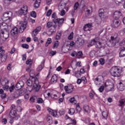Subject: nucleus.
I'll return each instance as SVG.
<instances>
[{
    "mask_svg": "<svg viewBox=\"0 0 125 125\" xmlns=\"http://www.w3.org/2000/svg\"><path fill=\"white\" fill-rule=\"evenodd\" d=\"M52 18H54L53 20L54 24H56L58 23V27H61L62 25H63V23H64V18H58L56 17V13L54 12L52 15Z\"/></svg>",
    "mask_w": 125,
    "mask_h": 125,
    "instance_id": "1",
    "label": "nucleus"
},
{
    "mask_svg": "<svg viewBox=\"0 0 125 125\" xmlns=\"http://www.w3.org/2000/svg\"><path fill=\"white\" fill-rule=\"evenodd\" d=\"M110 73L113 77H119L121 76V70L117 66L111 68L110 70Z\"/></svg>",
    "mask_w": 125,
    "mask_h": 125,
    "instance_id": "2",
    "label": "nucleus"
},
{
    "mask_svg": "<svg viewBox=\"0 0 125 125\" xmlns=\"http://www.w3.org/2000/svg\"><path fill=\"white\" fill-rule=\"evenodd\" d=\"M9 117L10 119H15L16 121H17L20 118L19 115H17V112L14 109H12L9 114Z\"/></svg>",
    "mask_w": 125,
    "mask_h": 125,
    "instance_id": "3",
    "label": "nucleus"
},
{
    "mask_svg": "<svg viewBox=\"0 0 125 125\" xmlns=\"http://www.w3.org/2000/svg\"><path fill=\"white\" fill-rule=\"evenodd\" d=\"M11 17H12V12H7L3 14L2 17V20L4 21H7L9 20V22H11Z\"/></svg>",
    "mask_w": 125,
    "mask_h": 125,
    "instance_id": "4",
    "label": "nucleus"
},
{
    "mask_svg": "<svg viewBox=\"0 0 125 125\" xmlns=\"http://www.w3.org/2000/svg\"><path fill=\"white\" fill-rule=\"evenodd\" d=\"M11 27V21H9V23H6L5 22H2L0 23V28L2 31L6 30L7 27Z\"/></svg>",
    "mask_w": 125,
    "mask_h": 125,
    "instance_id": "5",
    "label": "nucleus"
},
{
    "mask_svg": "<svg viewBox=\"0 0 125 125\" xmlns=\"http://www.w3.org/2000/svg\"><path fill=\"white\" fill-rule=\"evenodd\" d=\"M0 37L4 39V40H7L9 37V32L7 30H1V35Z\"/></svg>",
    "mask_w": 125,
    "mask_h": 125,
    "instance_id": "6",
    "label": "nucleus"
},
{
    "mask_svg": "<svg viewBox=\"0 0 125 125\" xmlns=\"http://www.w3.org/2000/svg\"><path fill=\"white\" fill-rule=\"evenodd\" d=\"M34 88L35 91L38 92L40 90V88H41V85L39 84V80H38V78L35 79L34 81Z\"/></svg>",
    "mask_w": 125,
    "mask_h": 125,
    "instance_id": "7",
    "label": "nucleus"
},
{
    "mask_svg": "<svg viewBox=\"0 0 125 125\" xmlns=\"http://www.w3.org/2000/svg\"><path fill=\"white\" fill-rule=\"evenodd\" d=\"M26 84H27L28 86L27 87V90L30 92L32 91L33 89V86H32V85H33V81L30 79L28 80L26 82Z\"/></svg>",
    "mask_w": 125,
    "mask_h": 125,
    "instance_id": "8",
    "label": "nucleus"
},
{
    "mask_svg": "<svg viewBox=\"0 0 125 125\" xmlns=\"http://www.w3.org/2000/svg\"><path fill=\"white\" fill-rule=\"evenodd\" d=\"M122 15L123 14L121 11H116L113 14V17L114 19L118 20Z\"/></svg>",
    "mask_w": 125,
    "mask_h": 125,
    "instance_id": "9",
    "label": "nucleus"
},
{
    "mask_svg": "<svg viewBox=\"0 0 125 125\" xmlns=\"http://www.w3.org/2000/svg\"><path fill=\"white\" fill-rule=\"evenodd\" d=\"M41 30H42V27L38 26V27H37L36 29H34L32 31V37H36V36H37V35L39 34V33H40Z\"/></svg>",
    "mask_w": 125,
    "mask_h": 125,
    "instance_id": "10",
    "label": "nucleus"
},
{
    "mask_svg": "<svg viewBox=\"0 0 125 125\" xmlns=\"http://www.w3.org/2000/svg\"><path fill=\"white\" fill-rule=\"evenodd\" d=\"M22 86H24V82H23V81H19L16 84L15 88L17 90H19V89H21V88H22Z\"/></svg>",
    "mask_w": 125,
    "mask_h": 125,
    "instance_id": "11",
    "label": "nucleus"
},
{
    "mask_svg": "<svg viewBox=\"0 0 125 125\" xmlns=\"http://www.w3.org/2000/svg\"><path fill=\"white\" fill-rule=\"evenodd\" d=\"M0 59H1V62H5L7 59V53L1 54L0 52Z\"/></svg>",
    "mask_w": 125,
    "mask_h": 125,
    "instance_id": "12",
    "label": "nucleus"
},
{
    "mask_svg": "<svg viewBox=\"0 0 125 125\" xmlns=\"http://www.w3.org/2000/svg\"><path fill=\"white\" fill-rule=\"evenodd\" d=\"M124 82L123 81H120V82L117 84V87L119 88L121 91L124 90L125 89Z\"/></svg>",
    "mask_w": 125,
    "mask_h": 125,
    "instance_id": "13",
    "label": "nucleus"
},
{
    "mask_svg": "<svg viewBox=\"0 0 125 125\" xmlns=\"http://www.w3.org/2000/svg\"><path fill=\"white\" fill-rule=\"evenodd\" d=\"M64 89L66 93H71L74 89V87L72 85L65 86Z\"/></svg>",
    "mask_w": 125,
    "mask_h": 125,
    "instance_id": "14",
    "label": "nucleus"
},
{
    "mask_svg": "<svg viewBox=\"0 0 125 125\" xmlns=\"http://www.w3.org/2000/svg\"><path fill=\"white\" fill-rule=\"evenodd\" d=\"M121 24V21L118 20H114L113 21L112 26L113 28H118Z\"/></svg>",
    "mask_w": 125,
    "mask_h": 125,
    "instance_id": "15",
    "label": "nucleus"
},
{
    "mask_svg": "<svg viewBox=\"0 0 125 125\" xmlns=\"http://www.w3.org/2000/svg\"><path fill=\"white\" fill-rule=\"evenodd\" d=\"M26 25H27V22L24 21V23H22L19 28V33H23L24 32V30L26 29Z\"/></svg>",
    "mask_w": 125,
    "mask_h": 125,
    "instance_id": "16",
    "label": "nucleus"
},
{
    "mask_svg": "<svg viewBox=\"0 0 125 125\" xmlns=\"http://www.w3.org/2000/svg\"><path fill=\"white\" fill-rule=\"evenodd\" d=\"M125 56V47H121L120 48V52L119 53L120 57H124Z\"/></svg>",
    "mask_w": 125,
    "mask_h": 125,
    "instance_id": "17",
    "label": "nucleus"
},
{
    "mask_svg": "<svg viewBox=\"0 0 125 125\" xmlns=\"http://www.w3.org/2000/svg\"><path fill=\"white\" fill-rule=\"evenodd\" d=\"M46 27L47 28H51V27H53L55 29H56L57 25H56V23H55V24H53V23L49 21L46 24Z\"/></svg>",
    "mask_w": 125,
    "mask_h": 125,
    "instance_id": "18",
    "label": "nucleus"
},
{
    "mask_svg": "<svg viewBox=\"0 0 125 125\" xmlns=\"http://www.w3.org/2000/svg\"><path fill=\"white\" fill-rule=\"evenodd\" d=\"M47 110L53 117H56L57 116V111L56 110H53L51 108H48Z\"/></svg>",
    "mask_w": 125,
    "mask_h": 125,
    "instance_id": "19",
    "label": "nucleus"
},
{
    "mask_svg": "<svg viewBox=\"0 0 125 125\" xmlns=\"http://www.w3.org/2000/svg\"><path fill=\"white\" fill-rule=\"evenodd\" d=\"M18 34V28L17 27H14L11 30V34L12 36H16Z\"/></svg>",
    "mask_w": 125,
    "mask_h": 125,
    "instance_id": "20",
    "label": "nucleus"
},
{
    "mask_svg": "<svg viewBox=\"0 0 125 125\" xmlns=\"http://www.w3.org/2000/svg\"><path fill=\"white\" fill-rule=\"evenodd\" d=\"M58 77L56 75H54L52 76L51 79V83H57Z\"/></svg>",
    "mask_w": 125,
    "mask_h": 125,
    "instance_id": "21",
    "label": "nucleus"
},
{
    "mask_svg": "<svg viewBox=\"0 0 125 125\" xmlns=\"http://www.w3.org/2000/svg\"><path fill=\"white\" fill-rule=\"evenodd\" d=\"M103 46V43L100 42H98L97 41V42L96 44V48H98L100 49V48H102V46Z\"/></svg>",
    "mask_w": 125,
    "mask_h": 125,
    "instance_id": "22",
    "label": "nucleus"
},
{
    "mask_svg": "<svg viewBox=\"0 0 125 125\" xmlns=\"http://www.w3.org/2000/svg\"><path fill=\"white\" fill-rule=\"evenodd\" d=\"M1 84L2 85V86L4 85H6V84H8V79L5 78L4 79H3L1 81Z\"/></svg>",
    "mask_w": 125,
    "mask_h": 125,
    "instance_id": "23",
    "label": "nucleus"
},
{
    "mask_svg": "<svg viewBox=\"0 0 125 125\" xmlns=\"http://www.w3.org/2000/svg\"><path fill=\"white\" fill-rule=\"evenodd\" d=\"M97 42V41L96 40V39H93L91 41L90 44L88 45L89 47L90 46H92V45H94L95 46H96V42Z\"/></svg>",
    "mask_w": 125,
    "mask_h": 125,
    "instance_id": "24",
    "label": "nucleus"
},
{
    "mask_svg": "<svg viewBox=\"0 0 125 125\" xmlns=\"http://www.w3.org/2000/svg\"><path fill=\"white\" fill-rule=\"evenodd\" d=\"M40 4H41V0H36L34 4L35 8L40 7Z\"/></svg>",
    "mask_w": 125,
    "mask_h": 125,
    "instance_id": "25",
    "label": "nucleus"
},
{
    "mask_svg": "<svg viewBox=\"0 0 125 125\" xmlns=\"http://www.w3.org/2000/svg\"><path fill=\"white\" fill-rule=\"evenodd\" d=\"M105 13V11H104V9H100L99 10V16L100 17H103L104 16V14Z\"/></svg>",
    "mask_w": 125,
    "mask_h": 125,
    "instance_id": "26",
    "label": "nucleus"
},
{
    "mask_svg": "<svg viewBox=\"0 0 125 125\" xmlns=\"http://www.w3.org/2000/svg\"><path fill=\"white\" fill-rule=\"evenodd\" d=\"M45 62V60H43L42 62L41 65H39L38 69L39 71H42V69H43V67H44V62Z\"/></svg>",
    "mask_w": 125,
    "mask_h": 125,
    "instance_id": "27",
    "label": "nucleus"
},
{
    "mask_svg": "<svg viewBox=\"0 0 125 125\" xmlns=\"http://www.w3.org/2000/svg\"><path fill=\"white\" fill-rule=\"evenodd\" d=\"M102 116L103 117V119L107 120V118H108V112L103 111L102 112Z\"/></svg>",
    "mask_w": 125,
    "mask_h": 125,
    "instance_id": "28",
    "label": "nucleus"
},
{
    "mask_svg": "<svg viewBox=\"0 0 125 125\" xmlns=\"http://www.w3.org/2000/svg\"><path fill=\"white\" fill-rule=\"evenodd\" d=\"M21 9L24 12V14H27L28 12V6L27 5H23Z\"/></svg>",
    "mask_w": 125,
    "mask_h": 125,
    "instance_id": "29",
    "label": "nucleus"
},
{
    "mask_svg": "<svg viewBox=\"0 0 125 125\" xmlns=\"http://www.w3.org/2000/svg\"><path fill=\"white\" fill-rule=\"evenodd\" d=\"M17 95V96H16V97H18V96H21L23 94V91H17L15 93V95Z\"/></svg>",
    "mask_w": 125,
    "mask_h": 125,
    "instance_id": "30",
    "label": "nucleus"
},
{
    "mask_svg": "<svg viewBox=\"0 0 125 125\" xmlns=\"http://www.w3.org/2000/svg\"><path fill=\"white\" fill-rule=\"evenodd\" d=\"M61 35H62V33H61V32H57V35L55 37L56 40H60V37H61Z\"/></svg>",
    "mask_w": 125,
    "mask_h": 125,
    "instance_id": "31",
    "label": "nucleus"
},
{
    "mask_svg": "<svg viewBox=\"0 0 125 125\" xmlns=\"http://www.w3.org/2000/svg\"><path fill=\"white\" fill-rule=\"evenodd\" d=\"M107 88L108 90V91H112V90H114V85H109L107 86Z\"/></svg>",
    "mask_w": 125,
    "mask_h": 125,
    "instance_id": "32",
    "label": "nucleus"
},
{
    "mask_svg": "<svg viewBox=\"0 0 125 125\" xmlns=\"http://www.w3.org/2000/svg\"><path fill=\"white\" fill-rule=\"evenodd\" d=\"M51 42H52V41H51V38H48L47 40V42L45 45V46H46V47L48 46V44H50Z\"/></svg>",
    "mask_w": 125,
    "mask_h": 125,
    "instance_id": "33",
    "label": "nucleus"
},
{
    "mask_svg": "<svg viewBox=\"0 0 125 125\" xmlns=\"http://www.w3.org/2000/svg\"><path fill=\"white\" fill-rule=\"evenodd\" d=\"M83 110L84 112H88V110H89V106L87 105H84Z\"/></svg>",
    "mask_w": 125,
    "mask_h": 125,
    "instance_id": "34",
    "label": "nucleus"
},
{
    "mask_svg": "<svg viewBox=\"0 0 125 125\" xmlns=\"http://www.w3.org/2000/svg\"><path fill=\"white\" fill-rule=\"evenodd\" d=\"M68 114H70V115H74V114H75V109L70 108L68 111Z\"/></svg>",
    "mask_w": 125,
    "mask_h": 125,
    "instance_id": "35",
    "label": "nucleus"
},
{
    "mask_svg": "<svg viewBox=\"0 0 125 125\" xmlns=\"http://www.w3.org/2000/svg\"><path fill=\"white\" fill-rule=\"evenodd\" d=\"M76 111H77V113H80V112H81V111H82V108L80 106V105H79L78 104H76Z\"/></svg>",
    "mask_w": 125,
    "mask_h": 125,
    "instance_id": "36",
    "label": "nucleus"
},
{
    "mask_svg": "<svg viewBox=\"0 0 125 125\" xmlns=\"http://www.w3.org/2000/svg\"><path fill=\"white\" fill-rule=\"evenodd\" d=\"M5 2L10 4V3H12V2H15L16 0H4Z\"/></svg>",
    "mask_w": 125,
    "mask_h": 125,
    "instance_id": "37",
    "label": "nucleus"
},
{
    "mask_svg": "<svg viewBox=\"0 0 125 125\" xmlns=\"http://www.w3.org/2000/svg\"><path fill=\"white\" fill-rule=\"evenodd\" d=\"M25 12L24 11H23L21 8L20 10H19V14L20 15H24L25 16V15H26V14H25L24 13Z\"/></svg>",
    "mask_w": 125,
    "mask_h": 125,
    "instance_id": "38",
    "label": "nucleus"
},
{
    "mask_svg": "<svg viewBox=\"0 0 125 125\" xmlns=\"http://www.w3.org/2000/svg\"><path fill=\"white\" fill-rule=\"evenodd\" d=\"M32 63H33V62L32 61V60L31 59H28L26 61V64L27 65H29L30 67V66H32Z\"/></svg>",
    "mask_w": 125,
    "mask_h": 125,
    "instance_id": "39",
    "label": "nucleus"
},
{
    "mask_svg": "<svg viewBox=\"0 0 125 125\" xmlns=\"http://www.w3.org/2000/svg\"><path fill=\"white\" fill-rule=\"evenodd\" d=\"M30 15L32 17L36 18L37 17V13L35 11H32L31 12Z\"/></svg>",
    "mask_w": 125,
    "mask_h": 125,
    "instance_id": "40",
    "label": "nucleus"
},
{
    "mask_svg": "<svg viewBox=\"0 0 125 125\" xmlns=\"http://www.w3.org/2000/svg\"><path fill=\"white\" fill-rule=\"evenodd\" d=\"M99 62L101 65H104L105 64V60L103 58H101L99 60Z\"/></svg>",
    "mask_w": 125,
    "mask_h": 125,
    "instance_id": "41",
    "label": "nucleus"
},
{
    "mask_svg": "<svg viewBox=\"0 0 125 125\" xmlns=\"http://www.w3.org/2000/svg\"><path fill=\"white\" fill-rule=\"evenodd\" d=\"M125 99H121L119 101V106H123L125 104Z\"/></svg>",
    "mask_w": 125,
    "mask_h": 125,
    "instance_id": "42",
    "label": "nucleus"
},
{
    "mask_svg": "<svg viewBox=\"0 0 125 125\" xmlns=\"http://www.w3.org/2000/svg\"><path fill=\"white\" fill-rule=\"evenodd\" d=\"M73 37H74V32H71L70 34L69 35L68 37V39L69 40V41H71Z\"/></svg>",
    "mask_w": 125,
    "mask_h": 125,
    "instance_id": "43",
    "label": "nucleus"
},
{
    "mask_svg": "<svg viewBox=\"0 0 125 125\" xmlns=\"http://www.w3.org/2000/svg\"><path fill=\"white\" fill-rule=\"evenodd\" d=\"M52 13V10L50 9L49 10L46 15V16H47L48 17H49V16H50V15H51V14Z\"/></svg>",
    "mask_w": 125,
    "mask_h": 125,
    "instance_id": "44",
    "label": "nucleus"
},
{
    "mask_svg": "<svg viewBox=\"0 0 125 125\" xmlns=\"http://www.w3.org/2000/svg\"><path fill=\"white\" fill-rule=\"evenodd\" d=\"M58 45H59V42L57 41L55 42V43L53 46V48L54 49L55 47H57Z\"/></svg>",
    "mask_w": 125,
    "mask_h": 125,
    "instance_id": "45",
    "label": "nucleus"
},
{
    "mask_svg": "<svg viewBox=\"0 0 125 125\" xmlns=\"http://www.w3.org/2000/svg\"><path fill=\"white\" fill-rule=\"evenodd\" d=\"M79 8V2H76L75 3L74 6V10H77Z\"/></svg>",
    "mask_w": 125,
    "mask_h": 125,
    "instance_id": "46",
    "label": "nucleus"
},
{
    "mask_svg": "<svg viewBox=\"0 0 125 125\" xmlns=\"http://www.w3.org/2000/svg\"><path fill=\"white\" fill-rule=\"evenodd\" d=\"M56 53H57V52H56V51H51L50 52V56H54V55H55V54H56Z\"/></svg>",
    "mask_w": 125,
    "mask_h": 125,
    "instance_id": "47",
    "label": "nucleus"
},
{
    "mask_svg": "<svg viewBox=\"0 0 125 125\" xmlns=\"http://www.w3.org/2000/svg\"><path fill=\"white\" fill-rule=\"evenodd\" d=\"M21 47H23V48H26V49H28V48H29V45L27 44H21Z\"/></svg>",
    "mask_w": 125,
    "mask_h": 125,
    "instance_id": "48",
    "label": "nucleus"
},
{
    "mask_svg": "<svg viewBox=\"0 0 125 125\" xmlns=\"http://www.w3.org/2000/svg\"><path fill=\"white\" fill-rule=\"evenodd\" d=\"M81 80H82V82H83V83L84 84L86 83H87V82L86 81V78H85V77H82L81 78Z\"/></svg>",
    "mask_w": 125,
    "mask_h": 125,
    "instance_id": "49",
    "label": "nucleus"
},
{
    "mask_svg": "<svg viewBox=\"0 0 125 125\" xmlns=\"http://www.w3.org/2000/svg\"><path fill=\"white\" fill-rule=\"evenodd\" d=\"M84 43V41L81 40L79 42V46H83Z\"/></svg>",
    "mask_w": 125,
    "mask_h": 125,
    "instance_id": "50",
    "label": "nucleus"
},
{
    "mask_svg": "<svg viewBox=\"0 0 125 125\" xmlns=\"http://www.w3.org/2000/svg\"><path fill=\"white\" fill-rule=\"evenodd\" d=\"M37 103H43V100L42 98H39L37 99Z\"/></svg>",
    "mask_w": 125,
    "mask_h": 125,
    "instance_id": "51",
    "label": "nucleus"
},
{
    "mask_svg": "<svg viewBox=\"0 0 125 125\" xmlns=\"http://www.w3.org/2000/svg\"><path fill=\"white\" fill-rule=\"evenodd\" d=\"M2 88L4 89V90H6V91H8V89L9 88V86L5 85L3 86Z\"/></svg>",
    "mask_w": 125,
    "mask_h": 125,
    "instance_id": "52",
    "label": "nucleus"
},
{
    "mask_svg": "<svg viewBox=\"0 0 125 125\" xmlns=\"http://www.w3.org/2000/svg\"><path fill=\"white\" fill-rule=\"evenodd\" d=\"M69 102L71 103H75V104H76V100H75V98L74 97L73 98H71L69 99Z\"/></svg>",
    "mask_w": 125,
    "mask_h": 125,
    "instance_id": "53",
    "label": "nucleus"
},
{
    "mask_svg": "<svg viewBox=\"0 0 125 125\" xmlns=\"http://www.w3.org/2000/svg\"><path fill=\"white\" fill-rule=\"evenodd\" d=\"M60 116H62V115H64L65 114V110L62 109L59 111V112Z\"/></svg>",
    "mask_w": 125,
    "mask_h": 125,
    "instance_id": "54",
    "label": "nucleus"
},
{
    "mask_svg": "<svg viewBox=\"0 0 125 125\" xmlns=\"http://www.w3.org/2000/svg\"><path fill=\"white\" fill-rule=\"evenodd\" d=\"M36 97L35 96H32L30 98V101H31V102H35V100H36Z\"/></svg>",
    "mask_w": 125,
    "mask_h": 125,
    "instance_id": "55",
    "label": "nucleus"
},
{
    "mask_svg": "<svg viewBox=\"0 0 125 125\" xmlns=\"http://www.w3.org/2000/svg\"><path fill=\"white\" fill-rule=\"evenodd\" d=\"M99 91H100V92H103V91H104V86H101L99 88Z\"/></svg>",
    "mask_w": 125,
    "mask_h": 125,
    "instance_id": "56",
    "label": "nucleus"
},
{
    "mask_svg": "<svg viewBox=\"0 0 125 125\" xmlns=\"http://www.w3.org/2000/svg\"><path fill=\"white\" fill-rule=\"evenodd\" d=\"M4 107L2 105L0 104V114H1L3 112V109Z\"/></svg>",
    "mask_w": 125,
    "mask_h": 125,
    "instance_id": "57",
    "label": "nucleus"
},
{
    "mask_svg": "<svg viewBox=\"0 0 125 125\" xmlns=\"http://www.w3.org/2000/svg\"><path fill=\"white\" fill-rule=\"evenodd\" d=\"M117 37H118V34H115V36H112L111 37V40L112 41H114V40H116Z\"/></svg>",
    "mask_w": 125,
    "mask_h": 125,
    "instance_id": "58",
    "label": "nucleus"
},
{
    "mask_svg": "<svg viewBox=\"0 0 125 125\" xmlns=\"http://www.w3.org/2000/svg\"><path fill=\"white\" fill-rule=\"evenodd\" d=\"M2 124H4V125H6L7 123V119L6 118H4L2 120Z\"/></svg>",
    "mask_w": 125,
    "mask_h": 125,
    "instance_id": "59",
    "label": "nucleus"
},
{
    "mask_svg": "<svg viewBox=\"0 0 125 125\" xmlns=\"http://www.w3.org/2000/svg\"><path fill=\"white\" fill-rule=\"evenodd\" d=\"M77 125V121H76V120H73L72 123L69 124L67 125Z\"/></svg>",
    "mask_w": 125,
    "mask_h": 125,
    "instance_id": "60",
    "label": "nucleus"
},
{
    "mask_svg": "<svg viewBox=\"0 0 125 125\" xmlns=\"http://www.w3.org/2000/svg\"><path fill=\"white\" fill-rule=\"evenodd\" d=\"M0 52H1V54H4L5 53V50L2 49V47H0Z\"/></svg>",
    "mask_w": 125,
    "mask_h": 125,
    "instance_id": "61",
    "label": "nucleus"
},
{
    "mask_svg": "<svg viewBox=\"0 0 125 125\" xmlns=\"http://www.w3.org/2000/svg\"><path fill=\"white\" fill-rule=\"evenodd\" d=\"M65 13H66L65 12L64 10H62L61 12L60 15H61V16H64V15H65Z\"/></svg>",
    "mask_w": 125,
    "mask_h": 125,
    "instance_id": "62",
    "label": "nucleus"
},
{
    "mask_svg": "<svg viewBox=\"0 0 125 125\" xmlns=\"http://www.w3.org/2000/svg\"><path fill=\"white\" fill-rule=\"evenodd\" d=\"M9 91H10L11 92H12V91H13L14 89V86L12 85L11 87H9Z\"/></svg>",
    "mask_w": 125,
    "mask_h": 125,
    "instance_id": "63",
    "label": "nucleus"
},
{
    "mask_svg": "<svg viewBox=\"0 0 125 125\" xmlns=\"http://www.w3.org/2000/svg\"><path fill=\"white\" fill-rule=\"evenodd\" d=\"M125 44V38L124 39L123 41H122L120 43V45H124Z\"/></svg>",
    "mask_w": 125,
    "mask_h": 125,
    "instance_id": "64",
    "label": "nucleus"
}]
</instances>
